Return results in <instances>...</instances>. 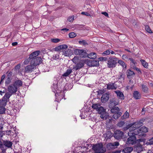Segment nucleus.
Listing matches in <instances>:
<instances>
[{"label":"nucleus","mask_w":153,"mask_h":153,"mask_svg":"<svg viewBox=\"0 0 153 153\" xmlns=\"http://www.w3.org/2000/svg\"><path fill=\"white\" fill-rule=\"evenodd\" d=\"M150 142H148L149 144L152 145L153 144V137L150 139L149 140Z\"/></svg>","instance_id":"680f3d73"},{"label":"nucleus","mask_w":153,"mask_h":153,"mask_svg":"<svg viewBox=\"0 0 153 153\" xmlns=\"http://www.w3.org/2000/svg\"><path fill=\"white\" fill-rule=\"evenodd\" d=\"M92 148L96 153H103L106 151V149L103 147V145L101 143L94 145Z\"/></svg>","instance_id":"7ed1b4c3"},{"label":"nucleus","mask_w":153,"mask_h":153,"mask_svg":"<svg viewBox=\"0 0 153 153\" xmlns=\"http://www.w3.org/2000/svg\"><path fill=\"white\" fill-rule=\"evenodd\" d=\"M132 126H133V124H132V123L129 124L128 125H126V127L124 128V130H126L129 128H131V127H132Z\"/></svg>","instance_id":"37998d69"},{"label":"nucleus","mask_w":153,"mask_h":153,"mask_svg":"<svg viewBox=\"0 0 153 153\" xmlns=\"http://www.w3.org/2000/svg\"><path fill=\"white\" fill-rule=\"evenodd\" d=\"M87 56H88V58L92 59H94L97 57L96 53L94 52L90 53V54L87 55Z\"/></svg>","instance_id":"c85d7f7f"},{"label":"nucleus","mask_w":153,"mask_h":153,"mask_svg":"<svg viewBox=\"0 0 153 153\" xmlns=\"http://www.w3.org/2000/svg\"><path fill=\"white\" fill-rule=\"evenodd\" d=\"M77 63V64L74 68V69H75L76 71L77 70L79 69L82 68L84 66L83 63L81 61Z\"/></svg>","instance_id":"aec40b11"},{"label":"nucleus","mask_w":153,"mask_h":153,"mask_svg":"<svg viewBox=\"0 0 153 153\" xmlns=\"http://www.w3.org/2000/svg\"><path fill=\"white\" fill-rule=\"evenodd\" d=\"M140 61L141 62L142 65L146 68H148V63L146 62V61L143 59H141Z\"/></svg>","instance_id":"f704fd0d"},{"label":"nucleus","mask_w":153,"mask_h":153,"mask_svg":"<svg viewBox=\"0 0 153 153\" xmlns=\"http://www.w3.org/2000/svg\"><path fill=\"white\" fill-rule=\"evenodd\" d=\"M136 63V62L134 61V59L133 61L131 62L130 63L131 68H133L134 66H135Z\"/></svg>","instance_id":"864d4df0"},{"label":"nucleus","mask_w":153,"mask_h":153,"mask_svg":"<svg viewBox=\"0 0 153 153\" xmlns=\"http://www.w3.org/2000/svg\"><path fill=\"white\" fill-rule=\"evenodd\" d=\"M11 95L12 94L9 92H7L5 93V95L2 98L5 100L7 102L9 101V98Z\"/></svg>","instance_id":"412c9836"},{"label":"nucleus","mask_w":153,"mask_h":153,"mask_svg":"<svg viewBox=\"0 0 153 153\" xmlns=\"http://www.w3.org/2000/svg\"><path fill=\"white\" fill-rule=\"evenodd\" d=\"M60 46L61 47V50L65 49L68 48V46L66 45H60Z\"/></svg>","instance_id":"5fc2aeb1"},{"label":"nucleus","mask_w":153,"mask_h":153,"mask_svg":"<svg viewBox=\"0 0 153 153\" xmlns=\"http://www.w3.org/2000/svg\"><path fill=\"white\" fill-rule=\"evenodd\" d=\"M53 57L56 59H58L59 58V55L57 54H55L54 55H53Z\"/></svg>","instance_id":"052dcab7"},{"label":"nucleus","mask_w":153,"mask_h":153,"mask_svg":"<svg viewBox=\"0 0 153 153\" xmlns=\"http://www.w3.org/2000/svg\"><path fill=\"white\" fill-rule=\"evenodd\" d=\"M145 29L149 33H152L151 29L149 27L148 25H146V26Z\"/></svg>","instance_id":"49530a36"},{"label":"nucleus","mask_w":153,"mask_h":153,"mask_svg":"<svg viewBox=\"0 0 153 153\" xmlns=\"http://www.w3.org/2000/svg\"><path fill=\"white\" fill-rule=\"evenodd\" d=\"M81 14L85 15L88 16H91V15L87 12H82Z\"/></svg>","instance_id":"4d7b16f0"},{"label":"nucleus","mask_w":153,"mask_h":153,"mask_svg":"<svg viewBox=\"0 0 153 153\" xmlns=\"http://www.w3.org/2000/svg\"><path fill=\"white\" fill-rule=\"evenodd\" d=\"M142 123L140 121L132 123V124H133V126H132V127H131L129 129L130 131H131V132H133V130L139 128L141 126H142Z\"/></svg>","instance_id":"0eeeda50"},{"label":"nucleus","mask_w":153,"mask_h":153,"mask_svg":"<svg viewBox=\"0 0 153 153\" xmlns=\"http://www.w3.org/2000/svg\"><path fill=\"white\" fill-rule=\"evenodd\" d=\"M108 58L106 57H102L99 58V59L100 61H106L108 60Z\"/></svg>","instance_id":"8fccbe9b"},{"label":"nucleus","mask_w":153,"mask_h":153,"mask_svg":"<svg viewBox=\"0 0 153 153\" xmlns=\"http://www.w3.org/2000/svg\"><path fill=\"white\" fill-rule=\"evenodd\" d=\"M133 150V148L131 147H127L123 149L122 152L124 153H130Z\"/></svg>","instance_id":"393cba45"},{"label":"nucleus","mask_w":153,"mask_h":153,"mask_svg":"<svg viewBox=\"0 0 153 153\" xmlns=\"http://www.w3.org/2000/svg\"><path fill=\"white\" fill-rule=\"evenodd\" d=\"M125 123L123 121H120L117 124V126L122 127L123 126L125 125Z\"/></svg>","instance_id":"a19ab883"},{"label":"nucleus","mask_w":153,"mask_h":153,"mask_svg":"<svg viewBox=\"0 0 153 153\" xmlns=\"http://www.w3.org/2000/svg\"><path fill=\"white\" fill-rule=\"evenodd\" d=\"M79 43L80 44H82L84 45H87L88 44L85 40L79 41Z\"/></svg>","instance_id":"603ef678"},{"label":"nucleus","mask_w":153,"mask_h":153,"mask_svg":"<svg viewBox=\"0 0 153 153\" xmlns=\"http://www.w3.org/2000/svg\"><path fill=\"white\" fill-rule=\"evenodd\" d=\"M109 98V94L108 93H106L102 95L101 97V101L102 102H105L108 100Z\"/></svg>","instance_id":"ddd939ff"},{"label":"nucleus","mask_w":153,"mask_h":153,"mask_svg":"<svg viewBox=\"0 0 153 153\" xmlns=\"http://www.w3.org/2000/svg\"><path fill=\"white\" fill-rule=\"evenodd\" d=\"M143 91L145 93H147L148 91V88L145 85H142Z\"/></svg>","instance_id":"ea45409f"},{"label":"nucleus","mask_w":153,"mask_h":153,"mask_svg":"<svg viewBox=\"0 0 153 153\" xmlns=\"http://www.w3.org/2000/svg\"><path fill=\"white\" fill-rule=\"evenodd\" d=\"M7 102L3 99H0V106L5 107L7 105Z\"/></svg>","instance_id":"2f4dec72"},{"label":"nucleus","mask_w":153,"mask_h":153,"mask_svg":"<svg viewBox=\"0 0 153 153\" xmlns=\"http://www.w3.org/2000/svg\"><path fill=\"white\" fill-rule=\"evenodd\" d=\"M74 53L75 55H78L82 58H85L87 55V53L83 50L76 49L74 50Z\"/></svg>","instance_id":"39448f33"},{"label":"nucleus","mask_w":153,"mask_h":153,"mask_svg":"<svg viewBox=\"0 0 153 153\" xmlns=\"http://www.w3.org/2000/svg\"><path fill=\"white\" fill-rule=\"evenodd\" d=\"M74 17L72 16L71 17H69L68 19V21L70 22H72L74 20Z\"/></svg>","instance_id":"bf43d9fd"},{"label":"nucleus","mask_w":153,"mask_h":153,"mask_svg":"<svg viewBox=\"0 0 153 153\" xmlns=\"http://www.w3.org/2000/svg\"><path fill=\"white\" fill-rule=\"evenodd\" d=\"M107 88L108 90H115L117 88V86L115 85L114 83H110L107 84Z\"/></svg>","instance_id":"a211bd4d"},{"label":"nucleus","mask_w":153,"mask_h":153,"mask_svg":"<svg viewBox=\"0 0 153 153\" xmlns=\"http://www.w3.org/2000/svg\"><path fill=\"white\" fill-rule=\"evenodd\" d=\"M57 82L56 81L53 84V86H52V90L53 92H55L57 88Z\"/></svg>","instance_id":"473e14b6"},{"label":"nucleus","mask_w":153,"mask_h":153,"mask_svg":"<svg viewBox=\"0 0 153 153\" xmlns=\"http://www.w3.org/2000/svg\"><path fill=\"white\" fill-rule=\"evenodd\" d=\"M128 134L129 137L127 139L126 142V143L129 145H132L135 144L137 142V138L134 132H128Z\"/></svg>","instance_id":"f03ea898"},{"label":"nucleus","mask_w":153,"mask_h":153,"mask_svg":"<svg viewBox=\"0 0 153 153\" xmlns=\"http://www.w3.org/2000/svg\"><path fill=\"white\" fill-rule=\"evenodd\" d=\"M134 149L137 153H140L143 151L142 146L140 144H137L135 146Z\"/></svg>","instance_id":"2eb2a0df"},{"label":"nucleus","mask_w":153,"mask_h":153,"mask_svg":"<svg viewBox=\"0 0 153 153\" xmlns=\"http://www.w3.org/2000/svg\"><path fill=\"white\" fill-rule=\"evenodd\" d=\"M131 68L134 69V70H136V71H138V72H139L140 73H141V72L140 71V69L136 67L135 66H134L133 68Z\"/></svg>","instance_id":"13d9d810"},{"label":"nucleus","mask_w":153,"mask_h":153,"mask_svg":"<svg viewBox=\"0 0 153 153\" xmlns=\"http://www.w3.org/2000/svg\"><path fill=\"white\" fill-rule=\"evenodd\" d=\"M122 113L121 112L118 113L114 114L112 116V117L115 119H118L122 115Z\"/></svg>","instance_id":"72a5a7b5"},{"label":"nucleus","mask_w":153,"mask_h":153,"mask_svg":"<svg viewBox=\"0 0 153 153\" xmlns=\"http://www.w3.org/2000/svg\"><path fill=\"white\" fill-rule=\"evenodd\" d=\"M118 59L115 57H110L107 60V65L108 67L114 68L116 66Z\"/></svg>","instance_id":"20e7f679"},{"label":"nucleus","mask_w":153,"mask_h":153,"mask_svg":"<svg viewBox=\"0 0 153 153\" xmlns=\"http://www.w3.org/2000/svg\"><path fill=\"white\" fill-rule=\"evenodd\" d=\"M20 64H19L16 65L15 67L16 70H19L20 68Z\"/></svg>","instance_id":"e2e57ef3"},{"label":"nucleus","mask_w":153,"mask_h":153,"mask_svg":"<svg viewBox=\"0 0 153 153\" xmlns=\"http://www.w3.org/2000/svg\"><path fill=\"white\" fill-rule=\"evenodd\" d=\"M11 79H10V77H7L5 82V84L6 85H8L10 84L11 82Z\"/></svg>","instance_id":"a18cd8bd"},{"label":"nucleus","mask_w":153,"mask_h":153,"mask_svg":"<svg viewBox=\"0 0 153 153\" xmlns=\"http://www.w3.org/2000/svg\"><path fill=\"white\" fill-rule=\"evenodd\" d=\"M60 41V40L58 38H53V39H51V42L56 43L58 42L59 41Z\"/></svg>","instance_id":"c03bdc74"},{"label":"nucleus","mask_w":153,"mask_h":153,"mask_svg":"<svg viewBox=\"0 0 153 153\" xmlns=\"http://www.w3.org/2000/svg\"><path fill=\"white\" fill-rule=\"evenodd\" d=\"M72 72V69L69 68L62 75V76H67Z\"/></svg>","instance_id":"7c9ffc66"},{"label":"nucleus","mask_w":153,"mask_h":153,"mask_svg":"<svg viewBox=\"0 0 153 153\" xmlns=\"http://www.w3.org/2000/svg\"><path fill=\"white\" fill-rule=\"evenodd\" d=\"M13 84L15 86H16V87L18 88L22 85V82L21 80H18L15 81Z\"/></svg>","instance_id":"bb28decb"},{"label":"nucleus","mask_w":153,"mask_h":153,"mask_svg":"<svg viewBox=\"0 0 153 153\" xmlns=\"http://www.w3.org/2000/svg\"><path fill=\"white\" fill-rule=\"evenodd\" d=\"M30 59H31L30 62L31 65H34V66H36L42 62V59L39 57Z\"/></svg>","instance_id":"423d86ee"},{"label":"nucleus","mask_w":153,"mask_h":153,"mask_svg":"<svg viewBox=\"0 0 153 153\" xmlns=\"http://www.w3.org/2000/svg\"><path fill=\"white\" fill-rule=\"evenodd\" d=\"M129 114L126 111L124 114L123 117V118L124 119H126L128 118L129 117Z\"/></svg>","instance_id":"3c124183"},{"label":"nucleus","mask_w":153,"mask_h":153,"mask_svg":"<svg viewBox=\"0 0 153 153\" xmlns=\"http://www.w3.org/2000/svg\"><path fill=\"white\" fill-rule=\"evenodd\" d=\"M118 63L120 64L124 68L126 67V65L125 63L122 60H119L118 61Z\"/></svg>","instance_id":"58836bf2"},{"label":"nucleus","mask_w":153,"mask_h":153,"mask_svg":"<svg viewBox=\"0 0 153 153\" xmlns=\"http://www.w3.org/2000/svg\"><path fill=\"white\" fill-rule=\"evenodd\" d=\"M3 145H4L7 148H11L12 147L13 143L12 142L9 140H4L3 142Z\"/></svg>","instance_id":"dca6fc26"},{"label":"nucleus","mask_w":153,"mask_h":153,"mask_svg":"<svg viewBox=\"0 0 153 153\" xmlns=\"http://www.w3.org/2000/svg\"><path fill=\"white\" fill-rule=\"evenodd\" d=\"M120 110L119 108L117 107H115L111 108L110 111L112 113L116 114L120 113Z\"/></svg>","instance_id":"5701e85b"},{"label":"nucleus","mask_w":153,"mask_h":153,"mask_svg":"<svg viewBox=\"0 0 153 153\" xmlns=\"http://www.w3.org/2000/svg\"><path fill=\"white\" fill-rule=\"evenodd\" d=\"M60 50H61V49L60 45H59L53 49V50H54V51H59Z\"/></svg>","instance_id":"09e8293b"},{"label":"nucleus","mask_w":153,"mask_h":153,"mask_svg":"<svg viewBox=\"0 0 153 153\" xmlns=\"http://www.w3.org/2000/svg\"><path fill=\"white\" fill-rule=\"evenodd\" d=\"M116 76L119 80H123L124 79L125 75L122 73L120 72Z\"/></svg>","instance_id":"cd10ccee"},{"label":"nucleus","mask_w":153,"mask_h":153,"mask_svg":"<svg viewBox=\"0 0 153 153\" xmlns=\"http://www.w3.org/2000/svg\"><path fill=\"white\" fill-rule=\"evenodd\" d=\"M36 68V66H34L31 65L27 66L25 68V71L27 73H31L33 71V69Z\"/></svg>","instance_id":"4468645a"},{"label":"nucleus","mask_w":153,"mask_h":153,"mask_svg":"<svg viewBox=\"0 0 153 153\" xmlns=\"http://www.w3.org/2000/svg\"><path fill=\"white\" fill-rule=\"evenodd\" d=\"M119 145V143L118 142H115L114 143H109L107 145V149L110 150L116 148L115 146H117Z\"/></svg>","instance_id":"9b49d317"},{"label":"nucleus","mask_w":153,"mask_h":153,"mask_svg":"<svg viewBox=\"0 0 153 153\" xmlns=\"http://www.w3.org/2000/svg\"><path fill=\"white\" fill-rule=\"evenodd\" d=\"M40 53V51H37L32 53L30 55V59L36 57V56L39 55Z\"/></svg>","instance_id":"f3484780"},{"label":"nucleus","mask_w":153,"mask_h":153,"mask_svg":"<svg viewBox=\"0 0 153 153\" xmlns=\"http://www.w3.org/2000/svg\"><path fill=\"white\" fill-rule=\"evenodd\" d=\"M126 74L128 78L130 79L135 74L133 71L128 70L127 71Z\"/></svg>","instance_id":"a878e982"},{"label":"nucleus","mask_w":153,"mask_h":153,"mask_svg":"<svg viewBox=\"0 0 153 153\" xmlns=\"http://www.w3.org/2000/svg\"><path fill=\"white\" fill-rule=\"evenodd\" d=\"M110 53V51L109 50H107L103 52V54L106 55H108Z\"/></svg>","instance_id":"6e6d98bb"},{"label":"nucleus","mask_w":153,"mask_h":153,"mask_svg":"<svg viewBox=\"0 0 153 153\" xmlns=\"http://www.w3.org/2000/svg\"><path fill=\"white\" fill-rule=\"evenodd\" d=\"M87 65L90 66H97L99 65V62L97 60L89 61L87 62Z\"/></svg>","instance_id":"f8f14e48"},{"label":"nucleus","mask_w":153,"mask_h":153,"mask_svg":"<svg viewBox=\"0 0 153 153\" xmlns=\"http://www.w3.org/2000/svg\"><path fill=\"white\" fill-rule=\"evenodd\" d=\"M119 103V99L116 98L112 99L110 100L109 104V107L111 108L115 107L114 106L117 105Z\"/></svg>","instance_id":"1a4fd4ad"},{"label":"nucleus","mask_w":153,"mask_h":153,"mask_svg":"<svg viewBox=\"0 0 153 153\" xmlns=\"http://www.w3.org/2000/svg\"><path fill=\"white\" fill-rule=\"evenodd\" d=\"M70 38H73L76 36V34L74 32L70 33L68 34Z\"/></svg>","instance_id":"79ce46f5"},{"label":"nucleus","mask_w":153,"mask_h":153,"mask_svg":"<svg viewBox=\"0 0 153 153\" xmlns=\"http://www.w3.org/2000/svg\"><path fill=\"white\" fill-rule=\"evenodd\" d=\"M99 114H100V117L103 120H109V122H111V119H110V117L108 114L105 111V109L101 106H100L97 111Z\"/></svg>","instance_id":"f257e3e1"},{"label":"nucleus","mask_w":153,"mask_h":153,"mask_svg":"<svg viewBox=\"0 0 153 153\" xmlns=\"http://www.w3.org/2000/svg\"><path fill=\"white\" fill-rule=\"evenodd\" d=\"M133 96L135 99H139L140 98L141 94L138 91H135L133 93Z\"/></svg>","instance_id":"b1692460"},{"label":"nucleus","mask_w":153,"mask_h":153,"mask_svg":"<svg viewBox=\"0 0 153 153\" xmlns=\"http://www.w3.org/2000/svg\"><path fill=\"white\" fill-rule=\"evenodd\" d=\"M100 106V105L98 103L93 104L92 106V108L94 109H95L97 111Z\"/></svg>","instance_id":"c9c22d12"},{"label":"nucleus","mask_w":153,"mask_h":153,"mask_svg":"<svg viewBox=\"0 0 153 153\" xmlns=\"http://www.w3.org/2000/svg\"><path fill=\"white\" fill-rule=\"evenodd\" d=\"M123 134V132L120 130H117L114 132L113 135L115 138L119 140L122 138Z\"/></svg>","instance_id":"9d476101"},{"label":"nucleus","mask_w":153,"mask_h":153,"mask_svg":"<svg viewBox=\"0 0 153 153\" xmlns=\"http://www.w3.org/2000/svg\"><path fill=\"white\" fill-rule=\"evenodd\" d=\"M73 54V52L70 49H68L65 51L63 52V54L65 56H71Z\"/></svg>","instance_id":"4be33fe9"},{"label":"nucleus","mask_w":153,"mask_h":153,"mask_svg":"<svg viewBox=\"0 0 153 153\" xmlns=\"http://www.w3.org/2000/svg\"><path fill=\"white\" fill-rule=\"evenodd\" d=\"M79 57L77 56H75L72 59V60L73 62L75 63L76 64L78 62H79Z\"/></svg>","instance_id":"e433bc0d"},{"label":"nucleus","mask_w":153,"mask_h":153,"mask_svg":"<svg viewBox=\"0 0 153 153\" xmlns=\"http://www.w3.org/2000/svg\"><path fill=\"white\" fill-rule=\"evenodd\" d=\"M1 150H2V151H1V153H6V149H2Z\"/></svg>","instance_id":"774afa93"},{"label":"nucleus","mask_w":153,"mask_h":153,"mask_svg":"<svg viewBox=\"0 0 153 153\" xmlns=\"http://www.w3.org/2000/svg\"><path fill=\"white\" fill-rule=\"evenodd\" d=\"M6 111V108L5 107L0 106V114H4Z\"/></svg>","instance_id":"4c0bfd02"},{"label":"nucleus","mask_w":153,"mask_h":153,"mask_svg":"<svg viewBox=\"0 0 153 153\" xmlns=\"http://www.w3.org/2000/svg\"><path fill=\"white\" fill-rule=\"evenodd\" d=\"M17 88L13 84L10 85L7 88V90L9 92L12 94H15L17 91Z\"/></svg>","instance_id":"6e6552de"},{"label":"nucleus","mask_w":153,"mask_h":153,"mask_svg":"<svg viewBox=\"0 0 153 153\" xmlns=\"http://www.w3.org/2000/svg\"><path fill=\"white\" fill-rule=\"evenodd\" d=\"M115 92L117 94L118 97L119 98L123 100L124 99L125 97L123 93L119 91H115Z\"/></svg>","instance_id":"6ab92c4d"},{"label":"nucleus","mask_w":153,"mask_h":153,"mask_svg":"<svg viewBox=\"0 0 153 153\" xmlns=\"http://www.w3.org/2000/svg\"><path fill=\"white\" fill-rule=\"evenodd\" d=\"M122 58L124 60H126V61H128L129 58L126 54H123L122 56Z\"/></svg>","instance_id":"de8ad7c7"},{"label":"nucleus","mask_w":153,"mask_h":153,"mask_svg":"<svg viewBox=\"0 0 153 153\" xmlns=\"http://www.w3.org/2000/svg\"><path fill=\"white\" fill-rule=\"evenodd\" d=\"M102 14L104 15L105 16L108 17V14L106 12H102Z\"/></svg>","instance_id":"69168bd1"},{"label":"nucleus","mask_w":153,"mask_h":153,"mask_svg":"<svg viewBox=\"0 0 153 153\" xmlns=\"http://www.w3.org/2000/svg\"><path fill=\"white\" fill-rule=\"evenodd\" d=\"M5 76H6L5 74H4L1 77V82H3V80H4V79H5Z\"/></svg>","instance_id":"0e129e2a"},{"label":"nucleus","mask_w":153,"mask_h":153,"mask_svg":"<svg viewBox=\"0 0 153 153\" xmlns=\"http://www.w3.org/2000/svg\"><path fill=\"white\" fill-rule=\"evenodd\" d=\"M139 132L140 133H146L148 132L147 128L145 126H143L139 129Z\"/></svg>","instance_id":"c756f323"},{"label":"nucleus","mask_w":153,"mask_h":153,"mask_svg":"<svg viewBox=\"0 0 153 153\" xmlns=\"http://www.w3.org/2000/svg\"><path fill=\"white\" fill-rule=\"evenodd\" d=\"M29 62V61L28 59H26V60L24 61V64L25 65H27L28 64Z\"/></svg>","instance_id":"338daca9"}]
</instances>
